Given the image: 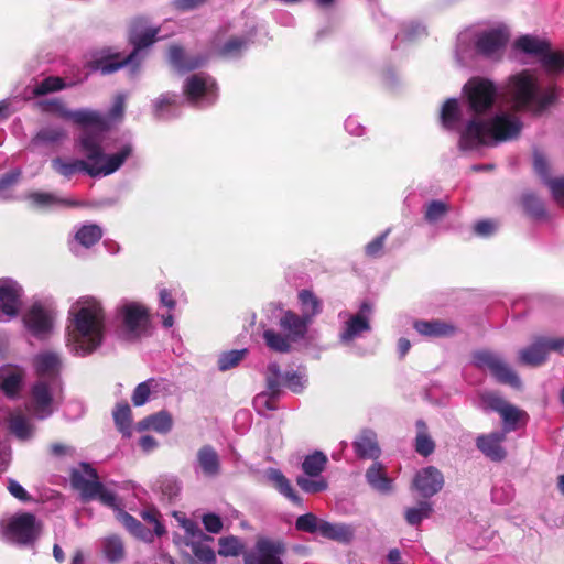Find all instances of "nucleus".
<instances>
[{
  "mask_svg": "<svg viewBox=\"0 0 564 564\" xmlns=\"http://www.w3.org/2000/svg\"><path fill=\"white\" fill-rule=\"evenodd\" d=\"M497 85L481 76L471 77L463 86V102L447 99L441 109L442 126L459 132L462 151L496 147L517 139L523 128L521 119L512 112L497 108Z\"/></svg>",
  "mask_w": 564,
  "mask_h": 564,
  "instance_id": "1",
  "label": "nucleus"
},
{
  "mask_svg": "<svg viewBox=\"0 0 564 564\" xmlns=\"http://www.w3.org/2000/svg\"><path fill=\"white\" fill-rule=\"evenodd\" d=\"M75 147L85 159L52 160L53 170L66 178L76 173H84L90 177L111 175L120 170L134 152V145L130 140H121L115 143V152L106 153L100 147L99 134L91 131L79 133L75 139Z\"/></svg>",
  "mask_w": 564,
  "mask_h": 564,
  "instance_id": "2",
  "label": "nucleus"
},
{
  "mask_svg": "<svg viewBox=\"0 0 564 564\" xmlns=\"http://www.w3.org/2000/svg\"><path fill=\"white\" fill-rule=\"evenodd\" d=\"M68 343L78 356L96 351L106 336V311L101 300L80 296L68 311Z\"/></svg>",
  "mask_w": 564,
  "mask_h": 564,
  "instance_id": "3",
  "label": "nucleus"
},
{
  "mask_svg": "<svg viewBox=\"0 0 564 564\" xmlns=\"http://www.w3.org/2000/svg\"><path fill=\"white\" fill-rule=\"evenodd\" d=\"M158 34L159 28L151 26L147 18H135L129 31V42L132 44L133 50L123 56L111 47H104L94 53L87 62V67L90 72L109 75L124 66H130L131 73H135L145 56L144 50L158 40Z\"/></svg>",
  "mask_w": 564,
  "mask_h": 564,
  "instance_id": "4",
  "label": "nucleus"
},
{
  "mask_svg": "<svg viewBox=\"0 0 564 564\" xmlns=\"http://www.w3.org/2000/svg\"><path fill=\"white\" fill-rule=\"evenodd\" d=\"M265 311L269 326L263 329L262 339L269 350L289 354L294 344L306 338L310 325L300 314L273 303Z\"/></svg>",
  "mask_w": 564,
  "mask_h": 564,
  "instance_id": "5",
  "label": "nucleus"
},
{
  "mask_svg": "<svg viewBox=\"0 0 564 564\" xmlns=\"http://www.w3.org/2000/svg\"><path fill=\"white\" fill-rule=\"evenodd\" d=\"M510 34L506 26L490 28L478 32L465 31L458 34L455 58L458 65L466 67L474 55L488 59H499L505 53Z\"/></svg>",
  "mask_w": 564,
  "mask_h": 564,
  "instance_id": "6",
  "label": "nucleus"
},
{
  "mask_svg": "<svg viewBox=\"0 0 564 564\" xmlns=\"http://www.w3.org/2000/svg\"><path fill=\"white\" fill-rule=\"evenodd\" d=\"M505 91L514 110H525L534 115L545 111L557 98L555 88H542L536 76L530 70H522L510 76Z\"/></svg>",
  "mask_w": 564,
  "mask_h": 564,
  "instance_id": "7",
  "label": "nucleus"
},
{
  "mask_svg": "<svg viewBox=\"0 0 564 564\" xmlns=\"http://www.w3.org/2000/svg\"><path fill=\"white\" fill-rule=\"evenodd\" d=\"M112 325L117 337L135 343L151 335L152 323L149 308L134 301H121L115 310Z\"/></svg>",
  "mask_w": 564,
  "mask_h": 564,
  "instance_id": "8",
  "label": "nucleus"
},
{
  "mask_svg": "<svg viewBox=\"0 0 564 564\" xmlns=\"http://www.w3.org/2000/svg\"><path fill=\"white\" fill-rule=\"evenodd\" d=\"M72 486L79 491L82 501L99 500L102 505L118 508L117 495L109 490L101 481L95 468L88 463H80L70 474Z\"/></svg>",
  "mask_w": 564,
  "mask_h": 564,
  "instance_id": "9",
  "label": "nucleus"
},
{
  "mask_svg": "<svg viewBox=\"0 0 564 564\" xmlns=\"http://www.w3.org/2000/svg\"><path fill=\"white\" fill-rule=\"evenodd\" d=\"M516 46L527 54L536 56L541 68L547 75L564 73V53L552 50L549 41L523 35L517 40Z\"/></svg>",
  "mask_w": 564,
  "mask_h": 564,
  "instance_id": "10",
  "label": "nucleus"
},
{
  "mask_svg": "<svg viewBox=\"0 0 564 564\" xmlns=\"http://www.w3.org/2000/svg\"><path fill=\"white\" fill-rule=\"evenodd\" d=\"M182 89L184 102L199 109L213 106L218 98L217 83L206 73H196L186 77Z\"/></svg>",
  "mask_w": 564,
  "mask_h": 564,
  "instance_id": "11",
  "label": "nucleus"
},
{
  "mask_svg": "<svg viewBox=\"0 0 564 564\" xmlns=\"http://www.w3.org/2000/svg\"><path fill=\"white\" fill-rule=\"evenodd\" d=\"M62 394V382L37 379L31 391V412L39 420L48 419L56 410Z\"/></svg>",
  "mask_w": 564,
  "mask_h": 564,
  "instance_id": "12",
  "label": "nucleus"
},
{
  "mask_svg": "<svg viewBox=\"0 0 564 564\" xmlns=\"http://www.w3.org/2000/svg\"><path fill=\"white\" fill-rule=\"evenodd\" d=\"M340 322L338 330V343L348 347L355 355L364 356L365 350L355 345V341L371 333L370 318H365L361 314H352L348 311L338 313Z\"/></svg>",
  "mask_w": 564,
  "mask_h": 564,
  "instance_id": "13",
  "label": "nucleus"
},
{
  "mask_svg": "<svg viewBox=\"0 0 564 564\" xmlns=\"http://www.w3.org/2000/svg\"><path fill=\"white\" fill-rule=\"evenodd\" d=\"M551 351L564 356V337H535L530 345L518 351V362L523 366L539 367L546 362Z\"/></svg>",
  "mask_w": 564,
  "mask_h": 564,
  "instance_id": "14",
  "label": "nucleus"
},
{
  "mask_svg": "<svg viewBox=\"0 0 564 564\" xmlns=\"http://www.w3.org/2000/svg\"><path fill=\"white\" fill-rule=\"evenodd\" d=\"M473 360L476 367L488 370L498 382L513 388L521 386L519 376L500 355L489 350H479L474 352Z\"/></svg>",
  "mask_w": 564,
  "mask_h": 564,
  "instance_id": "15",
  "label": "nucleus"
},
{
  "mask_svg": "<svg viewBox=\"0 0 564 564\" xmlns=\"http://www.w3.org/2000/svg\"><path fill=\"white\" fill-rule=\"evenodd\" d=\"M286 544L281 539L259 536L254 546L245 552L243 564H283Z\"/></svg>",
  "mask_w": 564,
  "mask_h": 564,
  "instance_id": "16",
  "label": "nucleus"
},
{
  "mask_svg": "<svg viewBox=\"0 0 564 564\" xmlns=\"http://www.w3.org/2000/svg\"><path fill=\"white\" fill-rule=\"evenodd\" d=\"M267 388L272 393H280L282 388H288L294 393H301L306 387V373L301 370L282 372L276 362H270L265 370Z\"/></svg>",
  "mask_w": 564,
  "mask_h": 564,
  "instance_id": "17",
  "label": "nucleus"
},
{
  "mask_svg": "<svg viewBox=\"0 0 564 564\" xmlns=\"http://www.w3.org/2000/svg\"><path fill=\"white\" fill-rule=\"evenodd\" d=\"M41 524L35 516L29 512L17 514L8 524L6 534L8 539L20 544H33L39 538Z\"/></svg>",
  "mask_w": 564,
  "mask_h": 564,
  "instance_id": "18",
  "label": "nucleus"
},
{
  "mask_svg": "<svg viewBox=\"0 0 564 564\" xmlns=\"http://www.w3.org/2000/svg\"><path fill=\"white\" fill-rule=\"evenodd\" d=\"M24 297L23 286L12 278H0V312L7 321L19 316Z\"/></svg>",
  "mask_w": 564,
  "mask_h": 564,
  "instance_id": "19",
  "label": "nucleus"
},
{
  "mask_svg": "<svg viewBox=\"0 0 564 564\" xmlns=\"http://www.w3.org/2000/svg\"><path fill=\"white\" fill-rule=\"evenodd\" d=\"M53 313L42 303H33L23 316L25 328L37 339L48 337L53 329Z\"/></svg>",
  "mask_w": 564,
  "mask_h": 564,
  "instance_id": "20",
  "label": "nucleus"
},
{
  "mask_svg": "<svg viewBox=\"0 0 564 564\" xmlns=\"http://www.w3.org/2000/svg\"><path fill=\"white\" fill-rule=\"evenodd\" d=\"M67 120L83 128L79 133L91 131L99 134L100 147H102L105 133L108 130V119L102 112L90 108H79L69 110Z\"/></svg>",
  "mask_w": 564,
  "mask_h": 564,
  "instance_id": "21",
  "label": "nucleus"
},
{
  "mask_svg": "<svg viewBox=\"0 0 564 564\" xmlns=\"http://www.w3.org/2000/svg\"><path fill=\"white\" fill-rule=\"evenodd\" d=\"M24 200L28 202L30 208L43 212L80 206V203L75 199L62 197L56 193L42 191L26 193Z\"/></svg>",
  "mask_w": 564,
  "mask_h": 564,
  "instance_id": "22",
  "label": "nucleus"
},
{
  "mask_svg": "<svg viewBox=\"0 0 564 564\" xmlns=\"http://www.w3.org/2000/svg\"><path fill=\"white\" fill-rule=\"evenodd\" d=\"M507 440L505 432L492 431L479 434L475 440L477 449L488 459L500 463L506 459L508 453L503 445Z\"/></svg>",
  "mask_w": 564,
  "mask_h": 564,
  "instance_id": "23",
  "label": "nucleus"
},
{
  "mask_svg": "<svg viewBox=\"0 0 564 564\" xmlns=\"http://www.w3.org/2000/svg\"><path fill=\"white\" fill-rule=\"evenodd\" d=\"M193 469L197 476L216 478L221 470V462L217 451L212 445L202 446L196 453Z\"/></svg>",
  "mask_w": 564,
  "mask_h": 564,
  "instance_id": "24",
  "label": "nucleus"
},
{
  "mask_svg": "<svg viewBox=\"0 0 564 564\" xmlns=\"http://www.w3.org/2000/svg\"><path fill=\"white\" fill-rule=\"evenodd\" d=\"M413 486L424 498H430L442 490L443 474L435 467L429 466L419 470L413 479Z\"/></svg>",
  "mask_w": 564,
  "mask_h": 564,
  "instance_id": "25",
  "label": "nucleus"
},
{
  "mask_svg": "<svg viewBox=\"0 0 564 564\" xmlns=\"http://www.w3.org/2000/svg\"><path fill=\"white\" fill-rule=\"evenodd\" d=\"M33 365L39 379L62 382L59 376L62 359L58 352L51 350L39 352L34 357Z\"/></svg>",
  "mask_w": 564,
  "mask_h": 564,
  "instance_id": "26",
  "label": "nucleus"
},
{
  "mask_svg": "<svg viewBox=\"0 0 564 564\" xmlns=\"http://www.w3.org/2000/svg\"><path fill=\"white\" fill-rule=\"evenodd\" d=\"M170 65L180 74L200 68L206 63L203 55H188L180 45H171L167 52Z\"/></svg>",
  "mask_w": 564,
  "mask_h": 564,
  "instance_id": "27",
  "label": "nucleus"
},
{
  "mask_svg": "<svg viewBox=\"0 0 564 564\" xmlns=\"http://www.w3.org/2000/svg\"><path fill=\"white\" fill-rule=\"evenodd\" d=\"M183 98L176 93L166 91L152 101L153 115L160 120H170L181 115Z\"/></svg>",
  "mask_w": 564,
  "mask_h": 564,
  "instance_id": "28",
  "label": "nucleus"
},
{
  "mask_svg": "<svg viewBox=\"0 0 564 564\" xmlns=\"http://www.w3.org/2000/svg\"><path fill=\"white\" fill-rule=\"evenodd\" d=\"M356 455L362 459H377L381 455L377 434L371 429H364L352 442Z\"/></svg>",
  "mask_w": 564,
  "mask_h": 564,
  "instance_id": "29",
  "label": "nucleus"
},
{
  "mask_svg": "<svg viewBox=\"0 0 564 564\" xmlns=\"http://www.w3.org/2000/svg\"><path fill=\"white\" fill-rule=\"evenodd\" d=\"M66 138V131L63 127L48 124L44 126L35 133L30 141L32 150H48L57 147Z\"/></svg>",
  "mask_w": 564,
  "mask_h": 564,
  "instance_id": "30",
  "label": "nucleus"
},
{
  "mask_svg": "<svg viewBox=\"0 0 564 564\" xmlns=\"http://www.w3.org/2000/svg\"><path fill=\"white\" fill-rule=\"evenodd\" d=\"M413 328L427 338L451 337L456 333L455 325L442 319H416L413 322Z\"/></svg>",
  "mask_w": 564,
  "mask_h": 564,
  "instance_id": "31",
  "label": "nucleus"
},
{
  "mask_svg": "<svg viewBox=\"0 0 564 564\" xmlns=\"http://www.w3.org/2000/svg\"><path fill=\"white\" fill-rule=\"evenodd\" d=\"M356 529L352 524L344 522L322 521L321 535L341 544H349L355 538Z\"/></svg>",
  "mask_w": 564,
  "mask_h": 564,
  "instance_id": "32",
  "label": "nucleus"
},
{
  "mask_svg": "<svg viewBox=\"0 0 564 564\" xmlns=\"http://www.w3.org/2000/svg\"><path fill=\"white\" fill-rule=\"evenodd\" d=\"M365 478L367 484L381 495H389L393 491V480L388 477L383 465L373 462L366 470Z\"/></svg>",
  "mask_w": 564,
  "mask_h": 564,
  "instance_id": "33",
  "label": "nucleus"
},
{
  "mask_svg": "<svg viewBox=\"0 0 564 564\" xmlns=\"http://www.w3.org/2000/svg\"><path fill=\"white\" fill-rule=\"evenodd\" d=\"M301 307L300 316L311 326L314 318L323 311V302L311 290L303 289L297 293Z\"/></svg>",
  "mask_w": 564,
  "mask_h": 564,
  "instance_id": "34",
  "label": "nucleus"
},
{
  "mask_svg": "<svg viewBox=\"0 0 564 564\" xmlns=\"http://www.w3.org/2000/svg\"><path fill=\"white\" fill-rule=\"evenodd\" d=\"M173 427V417L166 410L151 414L137 424L138 431L153 430L160 434H167Z\"/></svg>",
  "mask_w": 564,
  "mask_h": 564,
  "instance_id": "35",
  "label": "nucleus"
},
{
  "mask_svg": "<svg viewBox=\"0 0 564 564\" xmlns=\"http://www.w3.org/2000/svg\"><path fill=\"white\" fill-rule=\"evenodd\" d=\"M113 510L117 511V519L133 536L144 542L153 541V532L133 516L122 510L119 502L118 508Z\"/></svg>",
  "mask_w": 564,
  "mask_h": 564,
  "instance_id": "36",
  "label": "nucleus"
},
{
  "mask_svg": "<svg viewBox=\"0 0 564 564\" xmlns=\"http://www.w3.org/2000/svg\"><path fill=\"white\" fill-rule=\"evenodd\" d=\"M23 376V370L20 368L11 366L0 368V388L7 397L13 398L18 394Z\"/></svg>",
  "mask_w": 564,
  "mask_h": 564,
  "instance_id": "37",
  "label": "nucleus"
},
{
  "mask_svg": "<svg viewBox=\"0 0 564 564\" xmlns=\"http://www.w3.org/2000/svg\"><path fill=\"white\" fill-rule=\"evenodd\" d=\"M500 416L502 420V429L499 431L505 432V435H508L509 433L525 425L529 419L525 411L520 410L510 403L500 413Z\"/></svg>",
  "mask_w": 564,
  "mask_h": 564,
  "instance_id": "38",
  "label": "nucleus"
},
{
  "mask_svg": "<svg viewBox=\"0 0 564 564\" xmlns=\"http://www.w3.org/2000/svg\"><path fill=\"white\" fill-rule=\"evenodd\" d=\"M268 479L274 485L275 489L291 500L295 505H301V497L294 491L289 479L282 474L281 470L270 468L267 473Z\"/></svg>",
  "mask_w": 564,
  "mask_h": 564,
  "instance_id": "39",
  "label": "nucleus"
},
{
  "mask_svg": "<svg viewBox=\"0 0 564 564\" xmlns=\"http://www.w3.org/2000/svg\"><path fill=\"white\" fill-rule=\"evenodd\" d=\"M416 436H415V451L421 456L427 457L435 449V443L429 435L427 425L423 420H417L415 423Z\"/></svg>",
  "mask_w": 564,
  "mask_h": 564,
  "instance_id": "40",
  "label": "nucleus"
},
{
  "mask_svg": "<svg viewBox=\"0 0 564 564\" xmlns=\"http://www.w3.org/2000/svg\"><path fill=\"white\" fill-rule=\"evenodd\" d=\"M9 430L20 441L32 438L35 432L33 423L22 414H15L10 417Z\"/></svg>",
  "mask_w": 564,
  "mask_h": 564,
  "instance_id": "41",
  "label": "nucleus"
},
{
  "mask_svg": "<svg viewBox=\"0 0 564 564\" xmlns=\"http://www.w3.org/2000/svg\"><path fill=\"white\" fill-rule=\"evenodd\" d=\"M327 456L321 452L315 451L314 453L305 456L302 463V470L308 477L322 476L327 465Z\"/></svg>",
  "mask_w": 564,
  "mask_h": 564,
  "instance_id": "42",
  "label": "nucleus"
},
{
  "mask_svg": "<svg viewBox=\"0 0 564 564\" xmlns=\"http://www.w3.org/2000/svg\"><path fill=\"white\" fill-rule=\"evenodd\" d=\"M448 212L449 205L441 199H432L423 206L424 220L430 225H435L444 219Z\"/></svg>",
  "mask_w": 564,
  "mask_h": 564,
  "instance_id": "43",
  "label": "nucleus"
},
{
  "mask_svg": "<svg viewBox=\"0 0 564 564\" xmlns=\"http://www.w3.org/2000/svg\"><path fill=\"white\" fill-rule=\"evenodd\" d=\"M102 552L110 563H118L124 557V545L118 535H110L102 540Z\"/></svg>",
  "mask_w": 564,
  "mask_h": 564,
  "instance_id": "44",
  "label": "nucleus"
},
{
  "mask_svg": "<svg viewBox=\"0 0 564 564\" xmlns=\"http://www.w3.org/2000/svg\"><path fill=\"white\" fill-rule=\"evenodd\" d=\"M102 237V229L96 224L83 225L75 234V240L85 248H90Z\"/></svg>",
  "mask_w": 564,
  "mask_h": 564,
  "instance_id": "45",
  "label": "nucleus"
},
{
  "mask_svg": "<svg viewBox=\"0 0 564 564\" xmlns=\"http://www.w3.org/2000/svg\"><path fill=\"white\" fill-rule=\"evenodd\" d=\"M426 35L425 26L416 21L403 22L395 35L398 42H412Z\"/></svg>",
  "mask_w": 564,
  "mask_h": 564,
  "instance_id": "46",
  "label": "nucleus"
},
{
  "mask_svg": "<svg viewBox=\"0 0 564 564\" xmlns=\"http://www.w3.org/2000/svg\"><path fill=\"white\" fill-rule=\"evenodd\" d=\"M113 421L119 430V432L123 436H130L131 435V424H132V417H131V409L127 402L117 404L116 409L113 410Z\"/></svg>",
  "mask_w": 564,
  "mask_h": 564,
  "instance_id": "47",
  "label": "nucleus"
},
{
  "mask_svg": "<svg viewBox=\"0 0 564 564\" xmlns=\"http://www.w3.org/2000/svg\"><path fill=\"white\" fill-rule=\"evenodd\" d=\"M432 511V503L424 500L420 501L414 507L408 508L404 512V517L410 525H419L424 519L430 518Z\"/></svg>",
  "mask_w": 564,
  "mask_h": 564,
  "instance_id": "48",
  "label": "nucleus"
},
{
  "mask_svg": "<svg viewBox=\"0 0 564 564\" xmlns=\"http://www.w3.org/2000/svg\"><path fill=\"white\" fill-rule=\"evenodd\" d=\"M191 550L196 558L195 564H215L216 556L210 545L202 540L192 541L188 543Z\"/></svg>",
  "mask_w": 564,
  "mask_h": 564,
  "instance_id": "49",
  "label": "nucleus"
},
{
  "mask_svg": "<svg viewBox=\"0 0 564 564\" xmlns=\"http://www.w3.org/2000/svg\"><path fill=\"white\" fill-rule=\"evenodd\" d=\"M245 552V544L239 538L229 535L219 539L218 554L220 556H238Z\"/></svg>",
  "mask_w": 564,
  "mask_h": 564,
  "instance_id": "50",
  "label": "nucleus"
},
{
  "mask_svg": "<svg viewBox=\"0 0 564 564\" xmlns=\"http://www.w3.org/2000/svg\"><path fill=\"white\" fill-rule=\"evenodd\" d=\"M280 393H272L268 388L265 392L259 393L253 399V406L256 411L265 416L267 412L276 410V400Z\"/></svg>",
  "mask_w": 564,
  "mask_h": 564,
  "instance_id": "51",
  "label": "nucleus"
},
{
  "mask_svg": "<svg viewBox=\"0 0 564 564\" xmlns=\"http://www.w3.org/2000/svg\"><path fill=\"white\" fill-rule=\"evenodd\" d=\"M248 350L243 349H232L229 351H224L219 355L217 360V367L220 371H227L235 367H237L240 361L246 357Z\"/></svg>",
  "mask_w": 564,
  "mask_h": 564,
  "instance_id": "52",
  "label": "nucleus"
},
{
  "mask_svg": "<svg viewBox=\"0 0 564 564\" xmlns=\"http://www.w3.org/2000/svg\"><path fill=\"white\" fill-rule=\"evenodd\" d=\"M297 486L307 494H317L326 490L328 488V484L326 479L322 476L318 477H308V476H299L296 478Z\"/></svg>",
  "mask_w": 564,
  "mask_h": 564,
  "instance_id": "53",
  "label": "nucleus"
},
{
  "mask_svg": "<svg viewBox=\"0 0 564 564\" xmlns=\"http://www.w3.org/2000/svg\"><path fill=\"white\" fill-rule=\"evenodd\" d=\"M37 106L43 112L55 113L61 118L67 120L69 110L64 101L59 98H45L37 101Z\"/></svg>",
  "mask_w": 564,
  "mask_h": 564,
  "instance_id": "54",
  "label": "nucleus"
},
{
  "mask_svg": "<svg viewBox=\"0 0 564 564\" xmlns=\"http://www.w3.org/2000/svg\"><path fill=\"white\" fill-rule=\"evenodd\" d=\"M65 87L64 80L59 77L50 76L37 83L33 87V95L44 96L50 93L59 91Z\"/></svg>",
  "mask_w": 564,
  "mask_h": 564,
  "instance_id": "55",
  "label": "nucleus"
},
{
  "mask_svg": "<svg viewBox=\"0 0 564 564\" xmlns=\"http://www.w3.org/2000/svg\"><path fill=\"white\" fill-rule=\"evenodd\" d=\"M322 519H318L314 513L307 512L297 517L295 521V528L299 531L306 533H316L321 534V525Z\"/></svg>",
  "mask_w": 564,
  "mask_h": 564,
  "instance_id": "56",
  "label": "nucleus"
},
{
  "mask_svg": "<svg viewBox=\"0 0 564 564\" xmlns=\"http://www.w3.org/2000/svg\"><path fill=\"white\" fill-rule=\"evenodd\" d=\"M248 41L245 37H231L220 48V54L228 58L239 57L247 48Z\"/></svg>",
  "mask_w": 564,
  "mask_h": 564,
  "instance_id": "57",
  "label": "nucleus"
},
{
  "mask_svg": "<svg viewBox=\"0 0 564 564\" xmlns=\"http://www.w3.org/2000/svg\"><path fill=\"white\" fill-rule=\"evenodd\" d=\"M522 205L528 214L534 218H543L546 215L543 203L532 193L522 196Z\"/></svg>",
  "mask_w": 564,
  "mask_h": 564,
  "instance_id": "58",
  "label": "nucleus"
},
{
  "mask_svg": "<svg viewBox=\"0 0 564 564\" xmlns=\"http://www.w3.org/2000/svg\"><path fill=\"white\" fill-rule=\"evenodd\" d=\"M391 229H386L382 234L373 238L365 247V253L370 258H378L382 256L384 242L390 235Z\"/></svg>",
  "mask_w": 564,
  "mask_h": 564,
  "instance_id": "59",
  "label": "nucleus"
},
{
  "mask_svg": "<svg viewBox=\"0 0 564 564\" xmlns=\"http://www.w3.org/2000/svg\"><path fill=\"white\" fill-rule=\"evenodd\" d=\"M153 395L148 379L140 382L133 390L131 401L134 406H142Z\"/></svg>",
  "mask_w": 564,
  "mask_h": 564,
  "instance_id": "60",
  "label": "nucleus"
},
{
  "mask_svg": "<svg viewBox=\"0 0 564 564\" xmlns=\"http://www.w3.org/2000/svg\"><path fill=\"white\" fill-rule=\"evenodd\" d=\"M20 177L19 171H10L0 176V199L8 200L11 198L9 191L18 182Z\"/></svg>",
  "mask_w": 564,
  "mask_h": 564,
  "instance_id": "61",
  "label": "nucleus"
},
{
  "mask_svg": "<svg viewBox=\"0 0 564 564\" xmlns=\"http://www.w3.org/2000/svg\"><path fill=\"white\" fill-rule=\"evenodd\" d=\"M482 406L485 411H494L501 413L505 408L509 404L501 397L495 393H486L481 397Z\"/></svg>",
  "mask_w": 564,
  "mask_h": 564,
  "instance_id": "62",
  "label": "nucleus"
},
{
  "mask_svg": "<svg viewBox=\"0 0 564 564\" xmlns=\"http://www.w3.org/2000/svg\"><path fill=\"white\" fill-rule=\"evenodd\" d=\"M148 382L150 384L152 394L154 397L166 395V394L172 393V382L166 378H162V377L154 378L153 377V378H149Z\"/></svg>",
  "mask_w": 564,
  "mask_h": 564,
  "instance_id": "63",
  "label": "nucleus"
},
{
  "mask_svg": "<svg viewBox=\"0 0 564 564\" xmlns=\"http://www.w3.org/2000/svg\"><path fill=\"white\" fill-rule=\"evenodd\" d=\"M546 185L554 199L560 204H564V177L547 180Z\"/></svg>",
  "mask_w": 564,
  "mask_h": 564,
  "instance_id": "64",
  "label": "nucleus"
}]
</instances>
